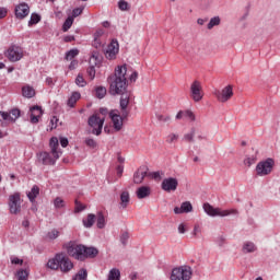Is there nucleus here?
<instances>
[{
    "label": "nucleus",
    "instance_id": "1",
    "mask_svg": "<svg viewBox=\"0 0 280 280\" xmlns=\"http://www.w3.org/2000/svg\"><path fill=\"white\" fill-rule=\"evenodd\" d=\"M126 73H128V68L126 66H118L115 69V73L107 79L110 95H121L119 106L122 117L130 115L128 105L130 104V97H132V92L128 91Z\"/></svg>",
    "mask_w": 280,
    "mask_h": 280
},
{
    "label": "nucleus",
    "instance_id": "2",
    "mask_svg": "<svg viewBox=\"0 0 280 280\" xmlns=\"http://www.w3.org/2000/svg\"><path fill=\"white\" fill-rule=\"evenodd\" d=\"M65 248L67 250V254L70 255V257H74V259H78L79 261H84V259H94V257H97L100 250L95 247H86L84 245H78L75 242L70 241L69 243H66Z\"/></svg>",
    "mask_w": 280,
    "mask_h": 280
},
{
    "label": "nucleus",
    "instance_id": "3",
    "mask_svg": "<svg viewBox=\"0 0 280 280\" xmlns=\"http://www.w3.org/2000/svg\"><path fill=\"white\" fill-rule=\"evenodd\" d=\"M50 153L42 152L39 153L38 160L42 165H56V161L60 159L62 151H60L58 138L54 137L50 139Z\"/></svg>",
    "mask_w": 280,
    "mask_h": 280
},
{
    "label": "nucleus",
    "instance_id": "4",
    "mask_svg": "<svg viewBox=\"0 0 280 280\" xmlns=\"http://www.w3.org/2000/svg\"><path fill=\"white\" fill-rule=\"evenodd\" d=\"M47 268H50V270H58L60 268L61 272H69L73 270V262L69 259L67 254L59 253L48 260Z\"/></svg>",
    "mask_w": 280,
    "mask_h": 280
},
{
    "label": "nucleus",
    "instance_id": "5",
    "mask_svg": "<svg viewBox=\"0 0 280 280\" xmlns=\"http://www.w3.org/2000/svg\"><path fill=\"white\" fill-rule=\"evenodd\" d=\"M203 210L207 215L211 218H229V215H238L240 211L237 209L222 210L221 208H213L210 203H203Z\"/></svg>",
    "mask_w": 280,
    "mask_h": 280
},
{
    "label": "nucleus",
    "instance_id": "6",
    "mask_svg": "<svg viewBox=\"0 0 280 280\" xmlns=\"http://www.w3.org/2000/svg\"><path fill=\"white\" fill-rule=\"evenodd\" d=\"M192 276L194 270L191 267L184 265L172 270L171 280H191Z\"/></svg>",
    "mask_w": 280,
    "mask_h": 280
},
{
    "label": "nucleus",
    "instance_id": "7",
    "mask_svg": "<svg viewBox=\"0 0 280 280\" xmlns=\"http://www.w3.org/2000/svg\"><path fill=\"white\" fill-rule=\"evenodd\" d=\"M23 200L21 199V192H14L9 196V211L12 215H19L21 213V205Z\"/></svg>",
    "mask_w": 280,
    "mask_h": 280
},
{
    "label": "nucleus",
    "instance_id": "8",
    "mask_svg": "<svg viewBox=\"0 0 280 280\" xmlns=\"http://www.w3.org/2000/svg\"><path fill=\"white\" fill-rule=\"evenodd\" d=\"M273 167L275 160L269 158L266 161H261L256 165V174L257 176H268L272 173Z\"/></svg>",
    "mask_w": 280,
    "mask_h": 280
},
{
    "label": "nucleus",
    "instance_id": "9",
    "mask_svg": "<svg viewBox=\"0 0 280 280\" xmlns=\"http://www.w3.org/2000/svg\"><path fill=\"white\" fill-rule=\"evenodd\" d=\"M104 118H100L97 114L92 115L89 120V127L93 128L92 135H96V137H100L102 135V128H104Z\"/></svg>",
    "mask_w": 280,
    "mask_h": 280
},
{
    "label": "nucleus",
    "instance_id": "10",
    "mask_svg": "<svg viewBox=\"0 0 280 280\" xmlns=\"http://www.w3.org/2000/svg\"><path fill=\"white\" fill-rule=\"evenodd\" d=\"M4 56L10 62H19V60L23 58V48H21V46L12 45L4 52Z\"/></svg>",
    "mask_w": 280,
    "mask_h": 280
},
{
    "label": "nucleus",
    "instance_id": "11",
    "mask_svg": "<svg viewBox=\"0 0 280 280\" xmlns=\"http://www.w3.org/2000/svg\"><path fill=\"white\" fill-rule=\"evenodd\" d=\"M109 118L112 119L115 132H119L124 129V119L128 117H124V115L119 114V110L113 109L109 112Z\"/></svg>",
    "mask_w": 280,
    "mask_h": 280
},
{
    "label": "nucleus",
    "instance_id": "12",
    "mask_svg": "<svg viewBox=\"0 0 280 280\" xmlns=\"http://www.w3.org/2000/svg\"><path fill=\"white\" fill-rule=\"evenodd\" d=\"M213 95H215L218 102H220L221 104H226V102H229V100L233 97V85H226L221 91L215 90L213 92Z\"/></svg>",
    "mask_w": 280,
    "mask_h": 280
},
{
    "label": "nucleus",
    "instance_id": "13",
    "mask_svg": "<svg viewBox=\"0 0 280 280\" xmlns=\"http://www.w3.org/2000/svg\"><path fill=\"white\" fill-rule=\"evenodd\" d=\"M190 97L195 102H201L205 97V92L202 91V83L198 80L192 81L190 84Z\"/></svg>",
    "mask_w": 280,
    "mask_h": 280
},
{
    "label": "nucleus",
    "instance_id": "14",
    "mask_svg": "<svg viewBox=\"0 0 280 280\" xmlns=\"http://www.w3.org/2000/svg\"><path fill=\"white\" fill-rule=\"evenodd\" d=\"M161 189L166 191V194H172L178 189V178L176 177H166L162 180Z\"/></svg>",
    "mask_w": 280,
    "mask_h": 280
},
{
    "label": "nucleus",
    "instance_id": "15",
    "mask_svg": "<svg viewBox=\"0 0 280 280\" xmlns=\"http://www.w3.org/2000/svg\"><path fill=\"white\" fill-rule=\"evenodd\" d=\"M118 54H119V43L114 39L107 46L105 56H106L107 60H115V58H117Z\"/></svg>",
    "mask_w": 280,
    "mask_h": 280
},
{
    "label": "nucleus",
    "instance_id": "16",
    "mask_svg": "<svg viewBox=\"0 0 280 280\" xmlns=\"http://www.w3.org/2000/svg\"><path fill=\"white\" fill-rule=\"evenodd\" d=\"M0 116L4 121H9L11 124H14L16 119L21 117V110L19 108L11 109L10 113L8 112H0Z\"/></svg>",
    "mask_w": 280,
    "mask_h": 280
},
{
    "label": "nucleus",
    "instance_id": "17",
    "mask_svg": "<svg viewBox=\"0 0 280 280\" xmlns=\"http://www.w3.org/2000/svg\"><path fill=\"white\" fill-rule=\"evenodd\" d=\"M136 196H137L138 200H143L144 198H150V196H152V187L140 186L136 190Z\"/></svg>",
    "mask_w": 280,
    "mask_h": 280
},
{
    "label": "nucleus",
    "instance_id": "18",
    "mask_svg": "<svg viewBox=\"0 0 280 280\" xmlns=\"http://www.w3.org/2000/svg\"><path fill=\"white\" fill-rule=\"evenodd\" d=\"M30 14V5L23 2L15 7V16L16 19H25Z\"/></svg>",
    "mask_w": 280,
    "mask_h": 280
},
{
    "label": "nucleus",
    "instance_id": "19",
    "mask_svg": "<svg viewBox=\"0 0 280 280\" xmlns=\"http://www.w3.org/2000/svg\"><path fill=\"white\" fill-rule=\"evenodd\" d=\"M31 112V124H38V119L43 117V108L38 105H35L30 108Z\"/></svg>",
    "mask_w": 280,
    "mask_h": 280
},
{
    "label": "nucleus",
    "instance_id": "20",
    "mask_svg": "<svg viewBox=\"0 0 280 280\" xmlns=\"http://www.w3.org/2000/svg\"><path fill=\"white\" fill-rule=\"evenodd\" d=\"M148 176V170L140 167L133 174V183L135 185H141L143 180H145V177Z\"/></svg>",
    "mask_w": 280,
    "mask_h": 280
},
{
    "label": "nucleus",
    "instance_id": "21",
    "mask_svg": "<svg viewBox=\"0 0 280 280\" xmlns=\"http://www.w3.org/2000/svg\"><path fill=\"white\" fill-rule=\"evenodd\" d=\"M194 211V206H191V202L185 201L182 203L180 207H175L174 208V213L176 215H179L180 213H191Z\"/></svg>",
    "mask_w": 280,
    "mask_h": 280
},
{
    "label": "nucleus",
    "instance_id": "22",
    "mask_svg": "<svg viewBox=\"0 0 280 280\" xmlns=\"http://www.w3.org/2000/svg\"><path fill=\"white\" fill-rule=\"evenodd\" d=\"M128 205H130V192H128V190H125L120 194V209H127Z\"/></svg>",
    "mask_w": 280,
    "mask_h": 280
},
{
    "label": "nucleus",
    "instance_id": "23",
    "mask_svg": "<svg viewBox=\"0 0 280 280\" xmlns=\"http://www.w3.org/2000/svg\"><path fill=\"white\" fill-rule=\"evenodd\" d=\"M222 23V18L220 15L213 16L210 19V21L207 24V30H213V27L220 26Z\"/></svg>",
    "mask_w": 280,
    "mask_h": 280
},
{
    "label": "nucleus",
    "instance_id": "24",
    "mask_svg": "<svg viewBox=\"0 0 280 280\" xmlns=\"http://www.w3.org/2000/svg\"><path fill=\"white\" fill-rule=\"evenodd\" d=\"M22 95L23 97H27L30 100L34 97V95H36V91L34 90V88L26 85L22 88Z\"/></svg>",
    "mask_w": 280,
    "mask_h": 280
},
{
    "label": "nucleus",
    "instance_id": "25",
    "mask_svg": "<svg viewBox=\"0 0 280 280\" xmlns=\"http://www.w3.org/2000/svg\"><path fill=\"white\" fill-rule=\"evenodd\" d=\"M242 250L244 254L255 253V250H257V246H255V243L253 242H245L243 244Z\"/></svg>",
    "mask_w": 280,
    "mask_h": 280
},
{
    "label": "nucleus",
    "instance_id": "26",
    "mask_svg": "<svg viewBox=\"0 0 280 280\" xmlns=\"http://www.w3.org/2000/svg\"><path fill=\"white\" fill-rule=\"evenodd\" d=\"M80 97H81L80 92H73L68 100V106L70 108H73L75 104H78V100H80Z\"/></svg>",
    "mask_w": 280,
    "mask_h": 280
},
{
    "label": "nucleus",
    "instance_id": "27",
    "mask_svg": "<svg viewBox=\"0 0 280 280\" xmlns=\"http://www.w3.org/2000/svg\"><path fill=\"white\" fill-rule=\"evenodd\" d=\"M150 177L155 180L156 183H161L163 178H165V172L164 171H155L150 173Z\"/></svg>",
    "mask_w": 280,
    "mask_h": 280
},
{
    "label": "nucleus",
    "instance_id": "28",
    "mask_svg": "<svg viewBox=\"0 0 280 280\" xmlns=\"http://www.w3.org/2000/svg\"><path fill=\"white\" fill-rule=\"evenodd\" d=\"M196 137V128H191L188 133H185L183 137V141L186 143H194V138Z\"/></svg>",
    "mask_w": 280,
    "mask_h": 280
},
{
    "label": "nucleus",
    "instance_id": "29",
    "mask_svg": "<svg viewBox=\"0 0 280 280\" xmlns=\"http://www.w3.org/2000/svg\"><path fill=\"white\" fill-rule=\"evenodd\" d=\"M93 224H95V214L90 213L86 219H83V226H85V229H91Z\"/></svg>",
    "mask_w": 280,
    "mask_h": 280
},
{
    "label": "nucleus",
    "instance_id": "30",
    "mask_svg": "<svg viewBox=\"0 0 280 280\" xmlns=\"http://www.w3.org/2000/svg\"><path fill=\"white\" fill-rule=\"evenodd\" d=\"M40 194V188L38 186H33L30 192H27V198L31 200V202H34L36 200V197Z\"/></svg>",
    "mask_w": 280,
    "mask_h": 280
},
{
    "label": "nucleus",
    "instance_id": "31",
    "mask_svg": "<svg viewBox=\"0 0 280 280\" xmlns=\"http://www.w3.org/2000/svg\"><path fill=\"white\" fill-rule=\"evenodd\" d=\"M121 279V271L117 268L110 269L108 273V280H120Z\"/></svg>",
    "mask_w": 280,
    "mask_h": 280
},
{
    "label": "nucleus",
    "instance_id": "32",
    "mask_svg": "<svg viewBox=\"0 0 280 280\" xmlns=\"http://www.w3.org/2000/svg\"><path fill=\"white\" fill-rule=\"evenodd\" d=\"M97 229H104L106 226V219L104 218V213H97V221H96Z\"/></svg>",
    "mask_w": 280,
    "mask_h": 280
},
{
    "label": "nucleus",
    "instance_id": "33",
    "mask_svg": "<svg viewBox=\"0 0 280 280\" xmlns=\"http://www.w3.org/2000/svg\"><path fill=\"white\" fill-rule=\"evenodd\" d=\"M89 277V272L86 269H81L79 272L72 278V280H86Z\"/></svg>",
    "mask_w": 280,
    "mask_h": 280
},
{
    "label": "nucleus",
    "instance_id": "34",
    "mask_svg": "<svg viewBox=\"0 0 280 280\" xmlns=\"http://www.w3.org/2000/svg\"><path fill=\"white\" fill-rule=\"evenodd\" d=\"M71 25H73V16H69L63 25H62V31L63 32H69V30H71Z\"/></svg>",
    "mask_w": 280,
    "mask_h": 280
},
{
    "label": "nucleus",
    "instance_id": "35",
    "mask_svg": "<svg viewBox=\"0 0 280 280\" xmlns=\"http://www.w3.org/2000/svg\"><path fill=\"white\" fill-rule=\"evenodd\" d=\"M118 8L121 12H128L130 10V4L126 0H120L118 2Z\"/></svg>",
    "mask_w": 280,
    "mask_h": 280
},
{
    "label": "nucleus",
    "instance_id": "36",
    "mask_svg": "<svg viewBox=\"0 0 280 280\" xmlns=\"http://www.w3.org/2000/svg\"><path fill=\"white\" fill-rule=\"evenodd\" d=\"M16 275L19 280H27V277H30V272L25 269H20Z\"/></svg>",
    "mask_w": 280,
    "mask_h": 280
},
{
    "label": "nucleus",
    "instance_id": "37",
    "mask_svg": "<svg viewBox=\"0 0 280 280\" xmlns=\"http://www.w3.org/2000/svg\"><path fill=\"white\" fill-rule=\"evenodd\" d=\"M96 97H98V100H103V97H106V88L104 86L96 88Z\"/></svg>",
    "mask_w": 280,
    "mask_h": 280
},
{
    "label": "nucleus",
    "instance_id": "38",
    "mask_svg": "<svg viewBox=\"0 0 280 280\" xmlns=\"http://www.w3.org/2000/svg\"><path fill=\"white\" fill-rule=\"evenodd\" d=\"M80 54V50L78 48L71 49L66 54V60H71L72 58H75Z\"/></svg>",
    "mask_w": 280,
    "mask_h": 280
},
{
    "label": "nucleus",
    "instance_id": "39",
    "mask_svg": "<svg viewBox=\"0 0 280 280\" xmlns=\"http://www.w3.org/2000/svg\"><path fill=\"white\" fill-rule=\"evenodd\" d=\"M184 118L189 119V121H196V114L191 110H184Z\"/></svg>",
    "mask_w": 280,
    "mask_h": 280
},
{
    "label": "nucleus",
    "instance_id": "40",
    "mask_svg": "<svg viewBox=\"0 0 280 280\" xmlns=\"http://www.w3.org/2000/svg\"><path fill=\"white\" fill-rule=\"evenodd\" d=\"M256 162H257V156L255 155L244 160V163L245 165H247V167H250V165H255Z\"/></svg>",
    "mask_w": 280,
    "mask_h": 280
},
{
    "label": "nucleus",
    "instance_id": "41",
    "mask_svg": "<svg viewBox=\"0 0 280 280\" xmlns=\"http://www.w3.org/2000/svg\"><path fill=\"white\" fill-rule=\"evenodd\" d=\"M128 240H130V234L128 232H124L120 236V242L122 246L128 244Z\"/></svg>",
    "mask_w": 280,
    "mask_h": 280
},
{
    "label": "nucleus",
    "instance_id": "42",
    "mask_svg": "<svg viewBox=\"0 0 280 280\" xmlns=\"http://www.w3.org/2000/svg\"><path fill=\"white\" fill-rule=\"evenodd\" d=\"M77 86H84L86 84V80H84V77L82 74H78L75 79Z\"/></svg>",
    "mask_w": 280,
    "mask_h": 280
},
{
    "label": "nucleus",
    "instance_id": "43",
    "mask_svg": "<svg viewBox=\"0 0 280 280\" xmlns=\"http://www.w3.org/2000/svg\"><path fill=\"white\" fill-rule=\"evenodd\" d=\"M59 235H60V232L58 230H51L50 232H48L47 237L48 240H57Z\"/></svg>",
    "mask_w": 280,
    "mask_h": 280
},
{
    "label": "nucleus",
    "instance_id": "44",
    "mask_svg": "<svg viewBox=\"0 0 280 280\" xmlns=\"http://www.w3.org/2000/svg\"><path fill=\"white\" fill-rule=\"evenodd\" d=\"M86 73L90 80H95V66L89 67Z\"/></svg>",
    "mask_w": 280,
    "mask_h": 280
},
{
    "label": "nucleus",
    "instance_id": "45",
    "mask_svg": "<svg viewBox=\"0 0 280 280\" xmlns=\"http://www.w3.org/2000/svg\"><path fill=\"white\" fill-rule=\"evenodd\" d=\"M39 22H40V15L32 14L28 25H36V23H39Z\"/></svg>",
    "mask_w": 280,
    "mask_h": 280
},
{
    "label": "nucleus",
    "instance_id": "46",
    "mask_svg": "<svg viewBox=\"0 0 280 280\" xmlns=\"http://www.w3.org/2000/svg\"><path fill=\"white\" fill-rule=\"evenodd\" d=\"M166 141L167 143H176V141H178V135L176 133L168 135Z\"/></svg>",
    "mask_w": 280,
    "mask_h": 280
},
{
    "label": "nucleus",
    "instance_id": "47",
    "mask_svg": "<svg viewBox=\"0 0 280 280\" xmlns=\"http://www.w3.org/2000/svg\"><path fill=\"white\" fill-rule=\"evenodd\" d=\"M55 207L56 209H62V207H65V200H62L60 197H57L55 199Z\"/></svg>",
    "mask_w": 280,
    "mask_h": 280
},
{
    "label": "nucleus",
    "instance_id": "48",
    "mask_svg": "<svg viewBox=\"0 0 280 280\" xmlns=\"http://www.w3.org/2000/svg\"><path fill=\"white\" fill-rule=\"evenodd\" d=\"M85 145H88V148H97V142H95L91 138H86L85 139Z\"/></svg>",
    "mask_w": 280,
    "mask_h": 280
},
{
    "label": "nucleus",
    "instance_id": "49",
    "mask_svg": "<svg viewBox=\"0 0 280 280\" xmlns=\"http://www.w3.org/2000/svg\"><path fill=\"white\" fill-rule=\"evenodd\" d=\"M84 209H86V206L82 205L80 201H75V213H80L84 211Z\"/></svg>",
    "mask_w": 280,
    "mask_h": 280
},
{
    "label": "nucleus",
    "instance_id": "50",
    "mask_svg": "<svg viewBox=\"0 0 280 280\" xmlns=\"http://www.w3.org/2000/svg\"><path fill=\"white\" fill-rule=\"evenodd\" d=\"M82 12H83L82 8L73 9V11H72V19H75V18L80 16V14H82Z\"/></svg>",
    "mask_w": 280,
    "mask_h": 280
},
{
    "label": "nucleus",
    "instance_id": "51",
    "mask_svg": "<svg viewBox=\"0 0 280 280\" xmlns=\"http://www.w3.org/2000/svg\"><path fill=\"white\" fill-rule=\"evenodd\" d=\"M11 264L23 266V259L13 257L11 258Z\"/></svg>",
    "mask_w": 280,
    "mask_h": 280
},
{
    "label": "nucleus",
    "instance_id": "52",
    "mask_svg": "<svg viewBox=\"0 0 280 280\" xmlns=\"http://www.w3.org/2000/svg\"><path fill=\"white\" fill-rule=\"evenodd\" d=\"M116 172H117L118 178H121V176L124 174V165H118L116 168Z\"/></svg>",
    "mask_w": 280,
    "mask_h": 280
},
{
    "label": "nucleus",
    "instance_id": "53",
    "mask_svg": "<svg viewBox=\"0 0 280 280\" xmlns=\"http://www.w3.org/2000/svg\"><path fill=\"white\" fill-rule=\"evenodd\" d=\"M209 22V18H199L197 19V24L198 25H205V23Z\"/></svg>",
    "mask_w": 280,
    "mask_h": 280
},
{
    "label": "nucleus",
    "instance_id": "54",
    "mask_svg": "<svg viewBox=\"0 0 280 280\" xmlns=\"http://www.w3.org/2000/svg\"><path fill=\"white\" fill-rule=\"evenodd\" d=\"M139 78V73L137 71L132 72L129 80L130 82H137V79Z\"/></svg>",
    "mask_w": 280,
    "mask_h": 280
},
{
    "label": "nucleus",
    "instance_id": "55",
    "mask_svg": "<svg viewBox=\"0 0 280 280\" xmlns=\"http://www.w3.org/2000/svg\"><path fill=\"white\" fill-rule=\"evenodd\" d=\"M7 15H8V9L0 8V19H5Z\"/></svg>",
    "mask_w": 280,
    "mask_h": 280
},
{
    "label": "nucleus",
    "instance_id": "56",
    "mask_svg": "<svg viewBox=\"0 0 280 280\" xmlns=\"http://www.w3.org/2000/svg\"><path fill=\"white\" fill-rule=\"evenodd\" d=\"M60 144H61V148H67V145H69V139L60 138Z\"/></svg>",
    "mask_w": 280,
    "mask_h": 280
},
{
    "label": "nucleus",
    "instance_id": "57",
    "mask_svg": "<svg viewBox=\"0 0 280 280\" xmlns=\"http://www.w3.org/2000/svg\"><path fill=\"white\" fill-rule=\"evenodd\" d=\"M187 232V229L185 228V223H180L178 225V233L185 234Z\"/></svg>",
    "mask_w": 280,
    "mask_h": 280
},
{
    "label": "nucleus",
    "instance_id": "58",
    "mask_svg": "<svg viewBox=\"0 0 280 280\" xmlns=\"http://www.w3.org/2000/svg\"><path fill=\"white\" fill-rule=\"evenodd\" d=\"M175 119H185V110H179L177 113Z\"/></svg>",
    "mask_w": 280,
    "mask_h": 280
},
{
    "label": "nucleus",
    "instance_id": "59",
    "mask_svg": "<svg viewBox=\"0 0 280 280\" xmlns=\"http://www.w3.org/2000/svg\"><path fill=\"white\" fill-rule=\"evenodd\" d=\"M65 43H72V40H75V37L73 35H68L63 38Z\"/></svg>",
    "mask_w": 280,
    "mask_h": 280
},
{
    "label": "nucleus",
    "instance_id": "60",
    "mask_svg": "<svg viewBox=\"0 0 280 280\" xmlns=\"http://www.w3.org/2000/svg\"><path fill=\"white\" fill-rule=\"evenodd\" d=\"M50 124H52V126H51V129L54 130V128H57V124H58V118H56V116L55 117H52V119L50 120Z\"/></svg>",
    "mask_w": 280,
    "mask_h": 280
},
{
    "label": "nucleus",
    "instance_id": "61",
    "mask_svg": "<svg viewBox=\"0 0 280 280\" xmlns=\"http://www.w3.org/2000/svg\"><path fill=\"white\" fill-rule=\"evenodd\" d=\"M198 233H200V225H195L192 235L196 237L198 235Z\"/></svg>",
    "mask_w": 280,
    "mask_h": 280
},
{
    "label": "nucleus",
    "instance_id": "62",
    "mask_svg": "<svg viewBox=\"0 0 280 280\" xmlns=\"http://www.w3.org/2000/svg\"><path fill=\"white\" fill-rule=\"evenodd\" d=\"M100 113H101V115H104V116L110 115V113H108V108H106V107L100 108Z\"/></svg>",
    "mask_w": 280,
    "mask_h": 280
},
{
    "label": "nucleus",
    "instance_id": "63",
    "mask_svg": "<svg viewBox=\"0 0 280 280\" xmlns=\"http://www.w3.org/2000/svg\"><path fill=\"white\" fill-rule=\"evenodd\" d=\"M78 67V60H72L70 66H69V69L73 70Z\"/></svg>",
    "mask_w": 280,
    "mask_h": 280
},
{
    "label": "nucleus",
    "instance_id": "64",
    "mask_svg": "<svg viewBox=\"0 0 280 280\" xmlns=\"http://www.w3.org/2000/svg\"><path fill=\"white\" fill-rule=\"evenodd\" d=\"M138 277H139V273H137L135 271L129 275V279H131V280H137Z\"/></svg>",
    "mask_w": 280,
    "mask_h": 280
}]
</instances>
